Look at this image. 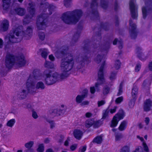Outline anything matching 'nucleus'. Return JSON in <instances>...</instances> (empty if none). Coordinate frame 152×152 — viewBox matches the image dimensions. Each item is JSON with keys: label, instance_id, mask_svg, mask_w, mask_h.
Listing matches in <instances>:
<instances>
[{"label": "nucleus", "instance_id": "f257e3e1", "mask_svg": "<svg viewBox=\"0 0 152 152\" xmlns=\"http://www.w3.org/2000/svg\"><path fill=\"white\" fill-rule=\"evenodd\" d=\"M74 61L72 56L68 55L66 58L62 60L60 65L62 73L60 75L61 78L64 79L69 76L67 73L72 68Z\"/></svg>", "mask_w": 152, "mask_h": 152}, {"label": "nucleus", "instance_id": "f03ea898", "mask_svg": "<svg viewBox=\"0 0 152 152\" xmlns=\"http://www.w3.org/2000/svg\"><path fill=\"white\" fill-rule=\"evenodd\" d=\"M63 79L61 78V75L57 72L53 73L50 69L45 70L43 75H39V80H44L46 84L48 85H53L57 81Z\"/></svg>", "mask_w": 152, "mask_h": 152}, {"label": "nucleus", "instance_id": "7ed1b4c3", "mask_svg": "<svg viewBox=\"0 0 152 152\" xmlns=\"http://www.w3.org/2000/svg\"><path fill=\"white\" fill-rule=\"evenodd\" d=\"M82 14V12L80 10L68 12L63 14L62 19L66 23L75 24L78 21Z\"/></svg>", "mask_w": 152, "mask_h": 152}, {"label": "nucleus", "instance_id": "20e7f679", "mask_svg": "<svg viewBox=\"0 0 152 152\" xmlns=\"http://www.w3.org/2000/svg\"><path fill=\"white\" fill-rule=\"evenodd\" d=\"M23 35L22 26H20L17 28L13 32L7 34L5 37V39L7 41L8 43H16L21 41Z\"/></svg>", "mask_w": 152, "mask_h": 152}, {"label": "nucleus", "instance_id": "39448f33", "mask_svg": "<svg viewBox=\"0 0 152 152\" xmlns=\"http://www.w3.org/2000/svg\"><path fill=\"white\" fill-rule=\"evenodd\" d=\"M125 116L124 113L122 110H120L118 113L114 116L111 121L110 126L111 127H116L119 121L123 119Z\"/></svg>", "mask_w": 152, "mask_h": 152}, {"label": "nucleus", "instance_id": "423d86ee", "mask_svg": "<svg viewBox=\"0 0 152 152\" xmlns=\"http://www.w3.org/2000/svg\"><path fill=\"white\" fill-rule=\"evenodd\" d=\"M103 67L101 66L98 72L97 82L95 84V87L97 91H99V87L100 86L106 83L105 80L103 76Z\"/></svg>", "mask_w": 152, "mask_h": 152}, {"label": "nucleus", "instance_id": "0eeeda50", "mask_svg": "<svg viewBox=\"0 0 152 152\" xmlns=\"http://www.w3.org/2000/svg\"><path fill=\"white\" fill-rule=\"evenodd\" d=\"M38 84L37 81L28 78L26 83V87L28 92L31 93L35 92Z\"/></svg>", "mask_w": 152, "mask_h": 152}, {"label": "nucleus", "instance_id": "6e6552de", "mask_svg": "<svg viewBox=\"0 0 152 152\" xmlns=\"http://www.w3.org/2000/svg\"><path fill=\"white\" fill-rule=\"evenodd\" d=\"M15 61L14 57L11 55H7L6 57L5 65L7 68H10L13 65Z\"/></svg>", "mask_w": 152, "mask_h": 152}, {"label": "nucleus", "instance_id": "1a4fd4ad", "mask_svg": "<svg viewBox=\"0 0 152 152\" xmlns=\"http://www.w3.org/2000/svg\"><path fill=\"white\" fill-rule=\"evenodd\" d=\"M134 0H130L129 6L132 16L133 18H135L137 17V15L136 10V7L134 3Z\"/></svg>", "mask_w": 152, "mask_h": 152}, {"label": "nucleus", "instance_id": "9d476101", "mask_svg": "<svg viewBox=\"0 0 152 152\" xmlns=\"http://www.w3.org/2000/svg\"><path fill=\"white\" fill-rule=\"evenodd\" d=\"M9 27V22L8 20L5 19L2 21L0 24V31L4 32L7 31Z\"/></svg>", "mask_w": 152, "mask_h": 152}, {"label": "nucleus", "instance_id": "9b49d317", "mask_svg": "<svg viewBox=\"0 0 152 152\" xmlns=\"http://www.w3.org/2000/svg\"><path fill=\"white\" fill-rule=\"evenodd\" d=\"M44 16L39 17V28L41 29L44 28L48 24L47 20L46 19H44Z\"/></svg>", "mask_w": 152, "mask_h": 152}, {"label": "nucleus", "instance_id": "f8f14e48", "mask_svg": "<svg viewBox=\"0 0 152 152\" xmlns=\"http://www.w3.org/2000/svg\"><path fill=\"white\" fill-rule=\"evenodd\" d=\"M130 28L131 31V35L132 38H134V36H136V33L135 31V29L136 28V25L134 23H132V22L131 20H129Z\"/></svg>", "mask_w": 152, "mask_h": 152}, {"label": "nucleus", "instance_id": "ddd939ff", "mask_svg": "<svg viewBox=\"0 0 152 152\" xmlns=\"http://www.w3.org/2000/svg\"><path fill=\"white\" fill-rule=\"evenodd\" d=\"M63 113V110L60 109H56L53 110V111L50 112L48 115L51 116V118H53L54 116L60 115Z\"/></svg>", "mask_w": 152, "mask_h": 152}, {"label": "nucleus", "instance_id": "4468645a", "mask_svg": "<svg viewBox=\"0 0 152 152\" xmlns=\"http://www.w3.org/2000/svg\"><path fill=\"white\" fill-rule=\"evenodd\" d=\"M152 106V102L149 99L146 100L144 103L143 109L145 111H149Z\"/></svg>", "mask_w": 152, "mask_h": 152}, {"label": "nucleus", "instance_id": "2eb2a0df", "mask_svg": "<svg viewBox=\"0 0 152 152\" xmlns=\"http://www.w3.org/2000/svg\"><path fill=\"white\" fill-rule=\"evenodd\" d=\"M28 5L29 7H28V10L32 17L35 12L34 3L30 1Z\"/></svg>", "mask_w": 152, "mask_h": 152}, {"label": "nucleus", "instance_id": "dca6fc26", "mask_svg": "<svg viewBox=\"0 0 152 152\" xmlns=\"http://www.w3.org/2000/svg\"><path fill=\"white\" fill-rule=\"evenodd\" d=\"M26 64V62L23 56L18 57L17 58V65L19 67L23 66Z\"/></svg>", "mask_w": 152, "mask_h": 152}, {"label": "nucleus", "instance_id": "f3484780", "mask_svg": "<svg viewBox=\"0 0 152 152\" xmlns=\"http://www.w3.org/2000/svg\"><path fill=\"white\" fill-rule=\"evenodd\" d=\"M83 134V132L79 129H75L73 132L74 137L78 140H80Z\"/></svg>", "mask_w": 152, "mask_h": 152}, {"label": "nucleus", "instance_id": "a211bd4d", "mask_svg": "<svg viewBox=\"0 0 152 152\" xmlns=\"http://www.w3.org/2000/svg\"><path fill=\"white\" fill-rule=\"evenodd\" d=\"M16 13L18 15L20 16H23L26 13V10L23 8H18L15 9Z\"/></svg>", "mask_w": 152, "mask_h": 152}, {"label": "nucleus", "instance_id": "6ab92c4d", "mask_svg": "<svg viewBox=\"0 0 152 152\" xmlns=\"http://www.w3.org/2000/svg\"><path fill=\"white\" fill-rule=\"evenodd\" d=\"M85 91H86V93H87L88 91L86 90H85ZM86 94H82V95H77L76 98V102L78 103H81L84 98L85 97Z\"/></svg>", "mask_w": 152, "mask_h": 152}, {"label": "nucleus", "instance_id": "aec40b11", "mask_svg": "<svg viewBox=\"0 0 152 152\" xmlns=\"http://www.w3.org/2000/svg\"><path fill=\"white\" fill-rule=\"evenodd\" d=\"M137 137L142 142V145L145 151L148 152L149 151L146 142L144 141V139L142 137H141L139 135L137 136Z\"/></svg>", "mask_w": 152, "mask_h": 152}, {"label": "nucleus", "instance_id": "412c9836", "mask_svg": "<svg viewBox=\"0 0 152 152\" xmlns=\"http://www.w3.org/2000/svg\"><path fill=\"white\" fill-rule=\"evenodd\" d=\"M38 77V71L36 69L33 71L32 74L30 76L29 78L37 81Z\"/></svg>", "mask_w": 152, "mask_h": 152}, {"label": "nucleus", "instance_id": "4be33fe9", "mask_svg": "<svg viewBox=\"0 0 152 152\" xmlns=\"http://www.w3.org/2000/svg\"><path fill=\"white\" fill-rule=\"evenodd\" d=\"M138 93V89L137 86H134L132 92V96L133 98L136 99Z\"/></svg>", "mask_w": 152, "mask_h": 152}, {"label": "nucleus", "instance_id": "5701e85b", "mask_svg": "<svg viewBox=\"0 0 152 152\" xmlns=\"http://www.w3.org/2000/svg\"><path fill=\"white\" fill-rule=\"evenodd\" d=\"M32 34V29L30 26L27 27L26 30L25 31L24 36L25 37L27 36L30 37Z\"/></svg>", "mask_w": 152, "mask_h": 152}, {"label": "nucleus", "instance_id": "b1692460", "mask_svg": "<svg viewBox=\"0 0 152 152\" xmlns=\"http://www.w3.org/2000/svg\"><path fill=\"white\" fill-rule=\"evenodd\" d=\"M127 125V122L126 121H123L121 122L118 127V129L121 131L124 130L126 128Z\"/></svg>", "mask_w": 152, "mask_h": 152}, {"label": "nucleus", "instance_id": "393cba45", "mask_svg": "<svg viewBox=\"0 0 152 152\" xmlns=\"http://www.w3.org/2000/svg\"><path fill=\"white\" fill-rule=\"evenodd\" d=\"M11 0H2L3 7L5 10L7 9L9 7L11 3Z\"/></svg>", "mask_w": 152, "mask_h": 152}, {"label": "nucleus", "instance_id": "a878e982", "mask_svg": "<svg viewBox=\"0 0 152 152\" xmlns=\"http://www.w3.org/2000/svg\"><path fill=\"white\" fill-rule=\"evenodd\" d=\"M28 93V91L25 89H23L19 93L18 95L20 96V98L22 99H24L26 97Z\"/></svg>", "mask_w": 152, "mask_h": 152}, {"label": "nucleus", "instance_id": "bb28decb", "mask_svg": "<svg viewBox=\"0 0 152 152\" xmlns=\"http://www.w3.org/2000/svg\"><path fill=\"white\" fill-rule=\"evenodd\" d=\"M94 121L92 119H88L85 122V126L87 128H89L93 125Z\"/></svg>", "mask_w": 152, "mask_h": 152}, {"label": "nucleus", "instance_id": "cd10ccee", "mask_svg": "<svg viewBox=\"0 0 152 152\" xmlns=\"http://www.w3.org/2000/svg\"><path fill=\"white\" fill-rule=\"evenodd\" d=\"M41 53V55L42 57L44 58H46L48 54L47 50L45 49H42L39 50Z\"/></svg>", "mask_w": 152, "mask_h": 152}, {"label": "nucleus", "instance_id": "c85d7f7f", "mask_svg": "<svg viewBox=\"0 0 152 152\" xmlns=\"http://www.w3.org/2000/svg\"><path fill=\"white\" fill-rule=\"evenodd\" d=\"M49 118H52L51 117V116L49 115H48V117L46 119L47 121L50 124V127L51 129L53 128L55 126V124L54 122L51 120H49Z\"/></svg>", "mask_w": 152, "mask_h": 152}, {"label": "nucleus", "instance_id": "c756f323", "mask_svg": "<svg viewBox=\"0 0 152 152\" xmlns=\"http://www.w3.org/2000/svg\"><path fill=\"white\" fill-rule=\"evenodd\" d=\"M102 141V137L101 136H98L95 138L93 140V142L97 144L100 143Z\"/></svg>", "mask_w": 152, "mask_h": 152}, {"label": "nucleus", "instance_id": "7c9ffc66", "mask_svg": "<svg viewBox=\"0 0 152 152\" xmlns=\"http://www.w3.org/2000/svg\"><path fill=\"white\" fill-rule=\"evenodd\" d=\"M121 151L122 152H130V146L128 145L124 146L121 149Z\"/></svg>", "mask_w": 152, "mask_h": 152}, {"label": "nucleus", "instance_id": "2f4dec72", "mask_svg": "<svg viewBox=\"0 0 152 152\" xmlns=\"http://www.w3.org/2000/svg\"><path fill=\"white\" fill-rule=\"evenodd\" d=\"M34 142L33 141H30L25 144V146L28 149L31 148L32 147Z\"/></svg>", "mask_w": 152, "mask_h": 152}, {"label": "nucleus", "instance_id": "473e14b6", "mask_svg": "<svg viewBox=\"0 0 152 152\" xmlns=\"http://www.w3.org/2000/svg\"><path fill=\"white\" fill-rule=\"evenodd\" d=\"M15 122L14 119H13L9 121L7 123V125L8 126L12 127Z\"/></svg>", "mask_w": 152, "mask_h": 152}, {"label": "nucleus", "instance_id": "72a5a7b5", "mask_svg": "<svg viewBox=\"0 0 152 152\" xmlns=\"http://www.w3.org/2000/svg\"><path fill=\"white\" fill-rule=\"evenodd\" d=\"M116 72H111L110 78V80H113L116 79Z\"/></svg>", "mask_w": 152, "mask_h": 152}, {"label": "nucleus", "instance_id": "f704fd0d", "mask_svg": "<svg viewBox=\"0 0 152 152\" xmlns=\"http://www.w3.org/2000/svg\"><path fill=\"white\" fill-rule=\"evenodd\" d=\"M120 61L119 60H117L115 62L114 67L116 69H118L120 68Z\"/></svg>", "mask_w": 152, "mask_h": 152}, {"label": "nucleus", "instance_id": "c9c22d12", "mask_svg": "<svg viewBox=\"0 0 152 152\" xmlns=\"http://www.w3.org/2000/svg\"><path fill=\"white\" fill-rule=\"evenodd\" d=\"M109 111L107 110L103 112V115L102 118L103 119H105L106 117H107L109 114Z\"/></svg>", "mask_w": 152, "mask_h": 152}, {"label": "nucleus", "instance_id": "e433bc0d", "mask_svg": "<svg viewBox=\"0 0 152 152\" xmlns=\"http://www.w3.org/2000/svg\"><path fill=\"white\" fill-rule=\"evenodd\" d=\"M123 137V135L121 134H116L115 135V140L116 141L120 140Z\"/></svg>", "mask_w": 152, "mask_h": 152}, {"label": "nucleus", "instance_id": "4c0bfd02", "mask_svg": "<svg viewBox=\"0 0 152 152\" xmlns=\"http://www.w3.org/2000/svg\"><path fill=\"white\" fill-rule=\"evenodd\" d=\"M136 99L133 98V99L131 100L129 102V107H132L134 104V102Z\"/></svg>", "mask_w": 152, "mask_h": 152}, {"label": "nucleus", "instance_id": "58836bf2", "mask_svg": "<svg viewBox=\"0 0 152 152\" xmlns=\"http://www.w3.org/2000/svg\"><path fill=\"white\" fill-rule=\"evenodd\" d=\"M44 150V146L43 144H41L39 145V152H43Z\"/></svg>", "mask_w": 152, "mask_h": 152}, {"label": "nucleus", "instance_id": "ea45409f", "mask_svg": "<svg viewBox=\"0 0 152 152\" xmlns=\"http://www.w3.org/2000/svg\"><path fill=\"white\" fill-rule=\"evenodd\" d=\"M87 147L86 145L82 146L79 148L78 152H84L86 149Z\"/></svg>", "mask_w": 152, "mask_h": 152}, {"label": "nucleus", "instance_id": "a19ab883", "mask_svg": "<svg viewBox=\"0 0 152 152\" xmlns=\"http://www.w3.org/2000/svg\"><path fill=\"white\" fill-rule=\"evenodd\" d=\"M39 37L41 40H43L45 38V35L43 33H40L39 34Z\"/></svg>", "mask_w": 152, "mask_h": 152}, {"label": "nucleus", "instance_id": "79ce46f5", "mask_svg": "<svg viewBox=\"0 0 152 152\" xmlns=\"http://www.w3.org/2000/svg\"><path fill=\"white\" fill-rule=\"evenodd\" d=\"M100 124L99 121H94V124H93V126L95 128H97L99 127L100 126Z\"/></svg>", "mask_w": 152, "mask_h": 152}, {"label": "nucleus", "instance_id": "37998d69", "mask_svg": "<svg viewBox=\"0 0 152 152\" xmlns=\"http://www.w3.org/2000/svg\"><path fill=\"white\" fill-rule=\"evenodd\" d=\"M110 88L108 87L105 88L103 89V93L104 94H107L109 92Z\"/></svg>", "mask_w": 152, "mask_h": 152}, {"label": "nucleus", "instance_id": "c03bdc74", "mask_svg": "<svg viewBox=\"0 0 152 152\" xmlns=\"http://www.w3.org/2000/svg\"><path fill=\"white\" fill-rule=\"evenodd\" d=\"M45 88V86L42 82H39V88H40L41 89H43Z\"/></svg>", "mask_w": 152, "mask_h": 152}, {"label": "nucleus", "instance_id": "a18cd8bd", "mask_svg": "<svg viewBox=\"0 0 152 152\" xmlns=\"http://www.w3.org/2000/svg\"><path fill=\"white\" fill-rule=\"evenodd\" d=\"M123 100V98L121 96L115 100V102L117 103H119L121 102Z\"/></svg>", "mask_w": 152, "mask_h": 152}, {"label": "nucleus", "instance_id": "49530a36", "mask_svg": "<svg viewBox=\"0 0 152 152\" xmlns=\"http://www.w3.org/2000/svg\"><path fill=\"white\" fill-rule=\"evenodd\" d=\"M140 68L141 65L139 64H137L135 67V72H138L140 69Z\"/></svg>", "mask_w": 152, "mask_h": 152}, {"label": "nucleus", "instance_id": "de8ad7c7", "mask_svg": "<svg viewBox=\"0 0 152 152\" xmlns=\"http://www.w3.org/2000/svg\"><path fill=\"white\" fill-rule=\"evenodd\" d=\"M142 12L143 17L145 18L146 16V10L145 8L143 7L142 8Z\"/></svg>", "mask_w": 152, "mask_h": 152}, {"label": "nucleus", "instance_id": "09e8293b", "mask_svg": "<svg viewBox=\"0 0 152 152\" xmlns=\"http://www.w3.org/2000/svg\"><path fill=\"white\" fill-rule=\"evenodd\" d=\"M70 141V138L69 137L67 138L65 140L64 143V145L65 146H68L69 145V142Z\"/></svg>", "mask_w": 152, "mask_h": 152}, {"label": "nucleus", "instance_id": "8fccbe9b", "mask_svg": "<svg viewBox=\"0 0 152 152\" xmlns=\"http://www.w3.org/2000/svg\"><path fill=\"white\" fill-rule=\"evenodd\" d=\"M116 108L117 107H115L114 108L110 109L109 111L111 113L113 114L116 112Z\"/></svg>", "mask_w": 152, "mask_h": 152}, {"label": "nucleus", "instance_id": "3c124183", "mask_svg": "<svg viewBox=\"0 0 152 152\" xmlns=\"http://www.w3.org/2000/svg\"><path fill=\"white\" fill-rule=\"evenodd\" d=\"M81 103L80 105L81 106H83L88 105L89 103V102L88 101H84Z\"/></svg>", "mask_w": 152, "mask_h": 152}, {"label": "nucleus", "instance_id": "603ef678", "mask_svg": "<svg viewBox=\"0 0 152 152\" xmlns=\"http://www.w3.org/2000/svg\"><path fill=\"white\" fill-rule=\"evenodd\" d=\"M122 86L121 84H120V86L119 88L118 91V96L120 95L122 93Z\"/></svg>", "mask_w": 152, "mask_h": 152}, {"label": "nucleus", "instance_id": "864d4df0", "mask_svg": "<svg viewBox=\"0 0 152 152\" xmlns=\"http://www.w3.org/2000/svg\"><path fill=\"white\" fill-rule=\"evenodd\" d=\"M77 145L76 144L73 145L71 146L70 149L72 151H73L75 150L77 147Z\"/></svg>", "mask_w": 152, "mask_h": 152}, {"label": "nucleus", "instance_id": "5fc2aeb1", "mask_svg": "<svg viewBox=\"0 0 152 152\" xmlns=\"http://www.w3.org/2000/svg\"><path fill=\"white\" fill-rule=\"evenodd\" d=\"M32 117L35 119H36L37 118L38 116L36 112L34 111H32Z\"/></svg>", "mask_w": 152, "mask_h": 152}, {"label": "nucleus", "instance_id": "6e6d98bb", "mask_svg": "<svg viewBox=\"0 0 152 152\" xmlns=\"http://www.w3.org/2000/svg\"><path fill=\"white\" fill-rule=\"evenodd\" d=\"M105 102L104 101L102 100L99 101L98 102V106L100 107L105 104Z\"/></svg>", "mask_w": 152, "mask_h": 152}, {"label": "nucleus", "instance_id": "4d7b16f0", "mask_svg": "<svg viewBox=\"0 0 152 152\" xmlns=\"http://www.w3.org/2000/svg\"><path fill=\"white\" fill-rule=\"evenodd\" d=\"M90 91L91 94H94L95 91V87L94 86L91 87L90 88Z\"/></svg>", "mask_w": 152, "mask_h": 152}, {"label": "nucleus", "instance_id": "13d9d810", "mask_svg": "<svg viewBox=\"0 0 152 152\" xmlns=\"http://www.w3.org/2000/svg\"><path fill=\"white\" fill-rule=\"evenodd\" d=\"M71 0H64V5L66 7H68V4H69Z\"/></svg>", "mask_w": 152, "mask_h": 152}, {"label": "nucleus", "instance_id": "bf43d9fd", "mask_svg": "<svg viewBox=\"0 0 152 152\" xmlns=\"http://www.w3.org/2000/svg\"><path fill=\"white\" fill-rule=\"evenodd\" d=\"M144 121L146 124L148 125L149 124L150 122L149 118L148 117H146L145 118Z\"/></svg>", "mask_w": 152, "mask_h": 152}, {"label": "nucleus", "instance_id": "052dcab7", "mask_svg": "<svg viewBox=\"0 0 152 152\" xmlns=\"http://www.w3.org/2000/svg\"><path fill=\"white\" fill-rule=\"evenodd\" d=\"M142 148L140 146H139L136 148L135 150L133 152H138L139 151L141 150Z\"/></svg>", "mask_w": 152, "mask_h": 152}, {"label": "nucleus", "instance_id": "680f3d73", "mask_svg": "<svg viewBox=\"0 0 152 152\" xmlns=\"http://www.w3.org/2000/svg\"><path fill=\"white\" fill-rule=\"evenodd\" d=\"M92 115L91 113L90 112L87 113L86 114V116L87 118H89L91 117Z\"/></svg>", "mask_w": 152, "mask_h": 152}, {"label": "nucleus", "instance_id": "e2e57ef3", "mask_svg": "<svg viewBox=\"0 0 152 152\" xmlns=\"http://www.w3.org/2000/svg\"><path fill=\"white\" fill-rule=\"evenodd\" d=\"M49 59L52 61H53L54 60L55 58L52 55H50L49 56Z\"/></svg>", "mask_w": 152, "mask_h": 152}, {"label": "nucleus", "instance_id": "0e129e2a", "mask_svg": "<svg viewBox=\"0 0 152 152\" xmlns=\"http://www.w3.org/2000/svg\"><path fill=\"white\" fill-rule=\"evenodd\" d=\"M102 58V56H98L97 57V58L96 59V61L97 63H99V62L101 61L100 58Z\"/></svg>", "mask_w": 152, "mask_h": 152}, {"label": "nucleus", "instance_id": "69168bd1", "mask_svg": "<svg viewBox=\"0 0 152 152\" xmlns=\"http://www.w3.org/2000/svg\"><path fill=\"white\" fill-rule=\"evenodd\" d=\"M25 152H34V151L32 149L30 148L26 150Z\"/></svg>", "mask_w": 152, "mask_h": 152}, {"label": "nucleus", "instance_id": "338daca9", "mask_svg": "<svg viewBox=\"0 0 152 152\" xmlns=\"http://www.w3.org/2000/svg\"><path fill=\"white\" fill-rule=\"evenodd\" d=\"M3 46V42L2 39L0 38V48H1Z\"/></svg>", "mask_w": 152, "mask_h": 152}, {"label": "nucleus", "instance_id": "774afa93", "mask_svg": "<svg viewBox=\"0 0 152 152\" xmlns=\"http://www.w3.org/2000/svg\"><path fill=\"white\" fill-rule=\"evenodd\" d=\"M149 68L150 70H152V62L149 64Z\"/></svg>", "mask_w": 152, "mask_h": 152}]
</instances>
